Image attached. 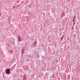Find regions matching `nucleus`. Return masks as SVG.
<instances>
[{
	"instance_id": "1",
	"label": "nucleus",
	"mask_w": 80,
	"mask_h": 80,
	"mask_svg": "<svg viewBox=\"0 0 80 80\" xmlns=\"http://www.w3.org/2000/svg\"><path fill=\"white\" fill-rule=\"evenodd\" d=\"M6 73L7 74H10V69H8L6 70Z\"/></svg>"
},
{
	"instance_id": "2",
	"label": "nucleus",
	"mask_w": 80,
	"mask_h": 80,
	"mask_svg": "<svg viewBox=\"0 0 80 80\" xmlns=\"http://www.w3.org/2000/svg\"><path fill=\"white\" fill-rule=\"evenodd\" d=\"M64 15H65V12H62V13L61 15L60 18H62V17H63L64 16Z\"/></svg>"
},
{
	"instance_id": "3",
	"label": "nucleus",
	"mask_w": 80,
	"mask_h": 80,
	"mask_svg": "<svg viewBox=\"0 0 80 80\" xmlns=\"http://www.w3.org/2000/svg\"><path fill=\"white\" fill-rule=\"evenodd\" d=\"M18 39L19 40V41H21V37L20 36H18Z\"/></svg>"
},
{
	"instance_id": "4",
	"label": "nucleus",
	"mask_w": 80,
	"mask_h": 80,
	"mask_svg": "<svg viewBox=\"0 0 80 80\" xmlns=\"http://www.w3.org/2000/svg\"><path fill=\"white\" fill-rule=\"evenodd\" d=\"M36 44H37V41H35L34 43V47H35Z\"/></svg>"
},
{
	"instance_id": "5",
	"label": "nucleus",
	"mask_w": 80,
	"mask_h": 80,
	"mask_svg": "<svg viewBox=\"0 0 80 80\" xmlns=\"http://www.w3.org/2000/svg\"><path fill=\"white\" fill-rule=\"evenodd\" d=\"M23 78V80H26V77L25 76H24Z\"/></svg>"
},
{
	"instance_id": "6",
	"label": "nucleus",
	"mask_w": 80,
	"mask_h": 80,
	"mask_svg": "<svg viewBox=\"0 0 80 80\" xmlns=\"http://www.w3.org/2000/svg\"><path fill=\"white\" fill-rule=\"evenodd\" d=\"M25 50V49H22V50L21 52H22V54H23V52H24V50Z\"/></svg>"
},
{
	"instance_id": "7",
	"label": "nucleus",
	"mask_w": 80,
	"mask_h": 80,
	"mask_svg": "<svg viewBox=\"0 0 80 80\" xmlns=\"http://www.w3.org/2000/svg\"><path fill=\"white\" fill-rule=\"evenodd\" d=\"M63 37H64V35H62V37L61 38V40H63Z\"/></svg>"
},
{
	"instance_id": "8",
	"label": "nucleus",
	"mask_w": 80,
	"mask_h": 80,
	"mask_svg": "<svg viewBox=\"0 0 80 80\" xmlns=\"http://www.w3.org/2000/svg\"><path fill=\"white\" fill-rule=\"evenodd\" d=\"M32 5L31 4H29L28 5V7L29 8H31V7H32Z\"/></svg>"
},
{
	"instance_id": "9",
	"label": "nucleus",
	"mask_w": 80,
	"mask_h": 80,
	"mask_svg": "<svg viewBox=\"0 0 80 80\" xmlns=\"http://www.w3.org/2000/svg\"><path fill=\"white\" fill-rule=\"evenodd\" d=\"M2 55L3 56V57H5V56H4V55H3V52H2Z\"/></svg>"
},
{
	"instance_id": "10",
	"label": "nucleus",
	"mask_w": 80,
	"mask_h": 80,
	"mask_svg": "<svg viewBox=\"0 0 80 80\" xmlns=\"http://www.w3.org/2000/svg\"><path fill=\"white\" fill-rule=\"evenodd\" d=\"M72 22H75V19L73 18V21Z\"/></svg>"
},
{
	"instance_id": "11",
	"label": "nucleus",
	"mask_w": 80,
	"mask_h": 80,
	"mask_svg": "<svg viewBox=\"0 0 80 80\" xmlns=\"http://www.w3.org/2000/svg\"><path fill=\"white\" fill-rule=\"evenodd\" d=\"M73 25H75V22H73Z\"/></svg>"
},
{
	"instance_id": "12",
	"label": "nucleus",
	"mask_w": 80,
	"mask_h": 80,
	"mask_svg": "<svg viewBox=\"0 0 80 80\" xmlns=\"http://www.w3.org/2000/svg\"><path fill=\"white\" fill-rule=\"evenodd\" d=\"M75 16H74V18H73V19H75Z\"/></svg>"
},
{
	"instance_id": "13",
	"label": "nucleus",
	"mask_w": 80,
	"mask_h": 80,
	"mask_svg": "<svg viewBox=\"0 0 80 80\" xmlns=\"http://www.w3.org/2000/svg\"><path fill=\"white\" fill-rule=\"evenodd\" d=\"M1 14H2V13L1 12H0V16H1Z\"/></svg>"
},
{
	"instance_id": "14",
	"label": "nucleus",
	"mask_w": 80,
	"mask_h": 80,
	"mask_svg": "<svg viewBox=\"0 0 80 80\" xmlns=\"http://www.w3.org/2000/svg\"><path fill=\"white\" fill-rule=\"evenodd\" d=\"M11 53H12V51H11Z\"/></svg>"
},
{
	"instance_id": "15",
	"label": "nucleus",
	"mask_w": 80,
	"mask_h": 80,
	"mask_svg": "<svg viewBox=\"0 0 80 80\" xmlns=\"http://www.w3.org/2000/svg\"><path fill=\"white\" fill-rule=\"evenodd\" d=\"M15 8V7H13V9H14Z\"/></svg>"
},
{
	"instance_id": "16",
	"label": "nucleus",
	"mask_w": 80,
	"mask_h": 80,
	"mask_svg": "<svg viewBox=\"0 0 80 80\" xmlns=\"http://www.w3.org/2000/svg\"><path fill=\"white\" fill-rule=\"evenodd\" d=\"M73 27H72V29H73Z\"/></svg>"
},
{
	"instance_id": "17",
	"label": "nucleus",
	"mask_w": 80,
	"mask_h": 80,
	"mask_svg": "<svg viewBox=\"0 0 80 80\" xmlns=\"http://www.w3.org/2000/svg\"><path fill=\"white\" fill-rule=\"evenodd\" d=\"M8 52H10V51H8Z\"/></svg>"
},
{
	"instance_id": "18",
	"label": "nucleus",
	"mask_w": 80,
	"mask_h": 80,
	"mask_svg": "<svg viewBox=\"0 0 80 80\" xmlns=\"http://www.w3.org/2000/svg\"><path fill=\"white\" fill-rule=\"evenodd\" d=\"M76 80H78V79H77Z\"/></svg>"
}]
</instances>
